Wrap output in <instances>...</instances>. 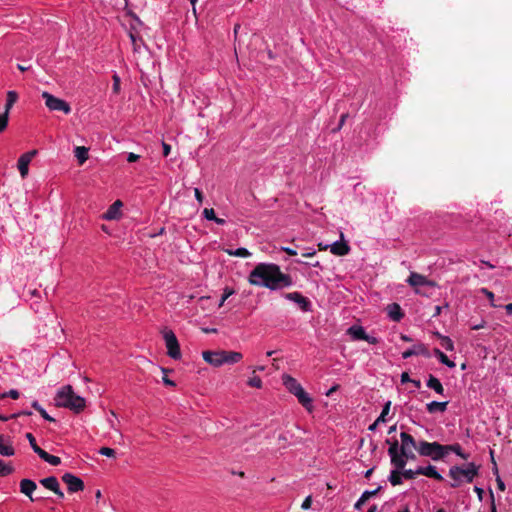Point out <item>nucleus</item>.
I'll return each instance as SVG.
<instances>
[{
  "label": "nucleus",
  "instance_id": "f3484780",
  "mask_svg": "<svg viewBox=\"0 0 512 512\" xmlns=\"http://www.w3.org/2000/svg\"><path fill=\"white\" fill-rule=\"evenodd\" d=\"M123 206L120 200H116L103 214L105 220H117L121 216V207Z\"/></svg>",
  "mask_w": 512,
  "mask_h": 512
},
{
  "label": "nucleus",
  "instance_id": "412c9836",
  "mask_svg": "<svg viewBox=\"0 0 512 512\" xmlns=\"http://www.w3.org/2000/svg\"><path fill=\"white\" fill-rule=\"evenodd\" d=\"M444 449V456H446L448 453L453 452L463 460H467L469 458V454L463 452L462 447L459 443L449 444V445H443Z\"/></svg>",
  "mask_w": 512,
  "mask_h": 512
},
{
  "label": "nucleus",
  "instance_id": "c03bdc74",
  "mask_svg": "<svg viewBox=\"0 0 512 512\" xmlns=\"http://www.w3.org/2000/svg\"><path fill=\"white\" fill-rule=\"evenodd\" d=\"M203 216L205 219L213 221L215 219V211L213 208H205L203 210Z\"/></svg>",
  "mask_w": 512,
  "mask_h": 512
},
{
  "label": "nucleus",
  "instance_id": "a19ab883",
  "mask_svg": "<svg viewBox=\"0 0 512 512\" xmlns=\"http://www.w3.org/2000/svg\"><path fill=\"white\" fill-rule=\"evenodd\" d=\"M9 112L4 111L0 114V132H2L8 125Z\"/></svg>",
  "mask_w": 512,
  "mask_h": 512
},
{
  "label": "nucleus",
  "instance_id": "3c124183",
  "mask_svg": "<svg viewBox=\"0 0 512 512\" xmlns=\"http://www.w3.org/2000/svg\"><path fill=\"white\" fill-rule=\"evenodd\" d=\"M140 156L138 154H135L133 152H129L127 154V161L128 162H136L137 160H139Z\"/></svg>",
  "mask_w": 512,
  "mask_h": 512
},
{
  "label": "nucleus",
  "instance_id": "423d86ee",
  "mask_svg": "<svg viewBox=\"0 0 512 512\" xmlns=\"http://www.w3.org/2000/svg\"><path fill=\"white\" fill-rule=\"evenodd\" d=\"M417 452L419 455L430 457L434 461L441 460L445 457L443 445L438 442H427L424 440L419 441L417 445Z\"/></svg>",
  "mask_w": 512,
  "mask_h": 512
},
{
  "label": "nucleus",
  "instance_id": "58836bf2",
  "mask_svg": "<svg viewBox=\"0 0 512 512\" xmlns=\"http://www.w3.org/2000/svg\"><path fill=\"white\" fill-rule=\"evenodd\" d=\"M247 384L250 387H254L257 389L262 388V380L259 376L255 375V373H252V376L248 379Z\"/></svg>",
  "mask_w": 512,
  "mask_h": 512
},
{
  "label": "nucleus",
  "instance_id": "2eb2a0df",
  "mask_svg": "<svg viewBox=\"0 0 512 512\" xmlns=\"http://www.w3.org/2000/svg\"><path fill=\"white\" fill-rule=\"evenodd\" d=\"M0 455L11 457L15 455V449L9 437L0 434Z\"/></svg>",
  "mask_w": 512,
  "mask_h": 512
},
{
  "label": "nucleus",
  "instance_id": "338daca9",
  "mask_svg": "<svg viewBox=\"0 0 512 512\" xmlns=\"http://www.w3.org/2000/svg\"><path fill=\"white\" fill-rule=\"evenodd\" d=\"M315 254H316V251H315V250H309V251H307V252L303 253V256H304V257H312V256H314Z\"/></svg>",
  "mask_w": 512,
  "mask_h": 512
},
{
  "label": "nucleus",
  "instance_id": "473e14b6",
  "mask_svg": "<svg viewBox=\"0 0 512 512\" xmlns=\"http://www.w3.org/2000/svg\"><path fill=\"white\" fill-rule=\"evenodd\" d=\"M14 472V467L11 463H7L0 459V477H5Z\"/></svg>",
  "mask_w": 512,
  "mask_h": 512
},
{
  "label": "nucleus",
  "instance_id": "2f4dec72",
  "mask_svg": "<svg viewBox=\"0 0 512 512\" xmlns=\"http://www.w3.org/2000/svg\"><path fill=\"white\" fill-rule=\"evenodd\" d=\"M42 460L49 463L50 465L57 466L61 463V459L58 456L51 455L45 450L39 456Z\"/></svg>",
  "mask_w": 512,
  "mask_h": 512
},
{
  "label": "nucleus",
  "instance_id": "cd10ccee",
  "mask_svg": "<svg viewBox=\"0 0 512 512\" xmlns=\"http://www.w3.org/2000/svg\"><path fill=\"white\" fill-rule=\"evenodd\" d=\"M348 333L355 340H364L367 334L362 326H351L348 329Z\"/></svg>",
  "mask_w": 512,
  "mask_h": 512
},
{
  "label": "nucleus",
  "instance_id": "20e7f679",
  "mask_svg": "<svg viewBox=\"0 0 512 512\" xmlns=\"http://www.w3.org/2000/svg\"><path fill=\"white\" fill-rule=\"evenodd\" d=\"M54 400L57 406L68 408L75 413L81 412L86 406L85 399L76 395L70 385L60 388L57 391Z\"/></svg>",
  "mask_w": 512,
  "mask_h": 512
},
{
  "label": "nucleus",
  "instance_id": "e433bc0d",
  "mask_svg": "<svg viewBox=\"0 0 512 512\" xmlns=\"http://www.w3.org/2000/svg\"><path fill=\"white\" fill-rule=\"evenodd\" d=\"M437 336L441 340V345L447 351H453L454 350V343H453V341L448 336L441 335L440 333H437Z\"/></svg>",
  "mask_w": 512,
  "mask_h": 512
},
{
  "label": "nucleus",
  "instance_id": "72a5a7b5",
  "mask_svg": "<svg viewBox=\"0 0 512 512\" xmlns=\"http://www.w3.org/2000/svg\"><path fill=\"white\" fill-rule=\"evenodd\" d=\"M32 407L38 411L40 413V415L47 421L49 422H54L55 419L53 417H51L47 412L46 410L39 404L38 401H33L32 402Z\"/></svg>",
  "mask_w": 512,
  "mask_h": 512
},
{
  "label": "nucleus",
  "instance_id": "6e6552de",
  "mask_svg": "<svg viewBox=\"0 0 512 512\" xmlns=\"http://www.w3.org/2000/svg\"><path fill=\"white\" fill-rule=\"evenodd\" d=\"M42 98L45 100V105L50 111H62L64 114L71 112V107L65 100L57 98L49 92H43Z\"/></svg>",
  "mask_w": 512,
  "mask_h": 512
},
{
  "label": "nucleus",
  "instance_id": "9b49d317",
  "mask_svg": "<svg viewBox=\"0 0 512 512\" xmlns=\"http://www.w3.org/2000/svg\"><path fill=\"white\" fill-rule=\"evenodd\" d=\"M62 481L67 485L68 491L71 493L82 491L84 489L83 481L71 473H65L62 476Z\"/></svg>",
  "mask_w": 512,
  "mask_h": 512
},
{
  "label": "nucleus",
  "instance_id": "6ab92c4d",
  "mask_svg": "<svg viewBox=\"0 0 512 512\" xmlns=\"http://www.w3.org/2000/svg\"><path fill=\"white\" fill-rule=\"evenodd\" d=\"M386 310L388 317L395 322H399L404 316L400 305L397 303L389 304Z\"/></svg>",
  "mask_w": 512,
  "mask_h": 512
},
{
  "label": "nucleus",
  "instance_id": "680f3d73",
  "mask_svg": "<svg viewBox=\"0 0 512 512\" xmlns=\"http://www.w3.org/2000/svg\"><path fill=\"white\" fill-rule=\"evenodd\" d=\"M474 491L477 493L478 498L481 500L483 495V489L478 486H475Z\"/></svg>",
  "mask_w": 512,
  "mask_h": 512
},
{
  "label": "nucleus",
  "instance_id": "393cba45",
  "mask_svg": "<svg viewBox=\"0 0 512 512\" xmlns=\"http://www.w3.org/2000/svg\"><path fill=\"white\" fill-rule=\"evenodd\" d=\"M426 385L428 388L434 390L437 394L443 395L444 387L440 380L435 376L429 375Z\"/></svg>",
  "mask_w": 512,
  "mask_h": 512
},
{
  "label": "nucleus",
  "instance_id": "8fccbe9b",
  "mask_svg": "<svg viewBox=\"0 0 512 512\" xmlns=\"http://www.w3.org/2000/svg\"><path fill=\"white\" fill-rule=\"evenodd\" d=\"M194 195H195V198L198 201V203L202 204L203 200H204V197H203V194H202V192H201V190L199 188H195L194 189Z\"/></svg>",
  "mask_w": 512,
  "mask_h": 512
},
{
  "label": "nucleus",
  "instance_id": "4c0bfd02",
  "mask_svg": "<svg viewBox=\"0 0 512 512\" xmlns=\"http://www.w3.org/2000/svg\"><path fill=\"white\" fill-rule=\"evenodd\" d=\"M26 438L27 440L29 441V444L32 448V450L38 455L40 456V454L44 451L43 449H41L37 444H36V440L34 438V436L31 434V433H27L26 434Z\"/></svg>",
  "mask_w": 512,
  "mask_h": 512
},
{
  "label": "nucleus",
  "instance_id": "4468645a",
  "mask_svg": "<svg viewBox=\"0 0 512 512\" xmlns=\"http://www.w3.org/2000/svg\"><path fill=\"white\" fill-rule=\"evenodd\" d=\"M407 283L411 286H430V287L435 286V282L428 280L424 275H421L416 272L410 273V275L407 279Z\"/></svg>",
  "mask_w": 512,
  "mask_h": 512
},
{
  "label": "nucleus",
  "instance_id": "a18cd8bd",
  "mask_svg": "<svg viewBox=\"0 0 512 512\" xmlns=\"http://www.w3.org/2000/svg\"><path fill=\"white\" fill-rule=\"evenodd\" d=\"M99 454L106 456V457H114L115 456V450L109 447H102L99 450Z\"/></svg>",
  "mask_w": 512,
  "mask_h": 512
},
{
  "label": "nucleus",
  "instance_id": "f8f14e48",
  "mask_svg": "<svg viewBox=\"0 0 512 512\" xmlns=\"http://www.w3.org/2000/svg\"><path fill=\"white\" fill-rule=\"evenodd\" d=\"M202 357L205 362L214 367H220L224 364V351H203Z\"/></svg>",
  "mask_w": 512,
  "mask_h": 512
},
{
  "label": "nucleus",
  "instance_id": "bf43d9fd",
  "mask_svg": "<svg viewBox=\"0 0 512 512\" xmlns=\"http://www.w3.org/2000/svg\"><path fill=\"white\" fill-rule=\"evenodd\" d=\"M163 383L168 386H175V382L169 379L168 377H163Z\"/></svg>",
  "mask_w": 512,
  "mask_h": 512
},
{
  "label": "nucleus",
  "instance_id": "4d7b16f0",
  "mask_svg": "<svg viewBox=\"0 0 512 512\" xmlns=\"http://www.w3.org/2000/svg\"><path fill=\"white\" fill-rule=\"evenodd\" d=\"M412 380L410 379L409 377V374L407 372H403L401 374V382L402 383H407V382H411Z\"/></svg>",
  "mask_w": 512,
  "mask_h": 512
},
{
  "label": "nucleus",
  "instance_id": "0eeeda50",
  "mask_svg": "<svg viewBox=\"0 0 512 512\" xmlns=\"http://www.w3.org/2000/svg\"><path fill=\"white\" fill-rule=\"evenodd\" d=\"M162 335L165 341L168 356L175 360L180 359L181 351L175 333L170 329H165L162 331Z\"/></svg>",
  "mask_w": 512,
  "mask_h": 512
},
{
  "label": "nucleus",
  "instance_id": "9d476101",
  "mask_svg": "<svg viewBox=\"0 0 512 512\" xmlns=\"http://www.w3.org/2000/svg\"><path fill=\"white\" fill-rule=\"evenodd\" d=\"M37 154L36 150L28 151L22 154L17 162V167L22 178H26L29 172V164L33 157Z\"/></svg>",
  "mask_w": 512,
  "mask_h": 512
},
{
  "label": "nucleus",
  "instance_id": "5fc2aeb1",
  "mask_svg": "<svg viewBox=\"0 0 512 512\" xmlns=\"http://www.w3.org/2000/svg\"><path fill=\"white\" fill-rule=\"evenodd\" d=\"M162 146H163V154H164V156H168L169 153H170V150H171L170 145L165 143V142H163Z\"/></svg>",
  "mask_w": 512,
  "mask_h": 512
},
{
  "label": "nucleus",
  "instance_id": "13d9d810",
  "mask_svg": "<svg viewBox=\"0 0 512 512\" xmlns=\"http://www.w3.org/2000/svg\"><path fill=\"white\" fill-rule=\"evenodd\" d=\"M282 250L285 251L290 256L297 255L296 250H294V249H292L290 247H282Z\"/></svg>",
  "mask_w": 512,
  "mask_h": 512
},
{
  "label": "nucleus",
  "instance_id": "052dcab7",
  "mask_svg": "<svg viewBox=\"0 0 512 512\" xmlns=\"http://www.w3.org/2000/svg\"><path fill=\"white\" fill-rule=\"evenodd\" d=\"M485 327V321H481L479 324L473 325L471 328L473 330H479Z\"/></svg>",
  "mask_w": 512,
  "mask_h": 512
},
{
  "label": "nucleus",
  "instance_id": "09e8293b",
  "mask_svg": "<svg viewBox=\"0 0 512 512\" xmlns=\"http://www.w3.org/2000/svg\"><path fill=\"white\" fill-rule=\"evenodd\" d=\"M311 504H312V497H311V495H309L302 502L301 508L303 510H308V509H310Z\"/></svg>",
  "mask_w": 512,
  "mask_h": 512
},
{
  "label": "nucleus",
  "instance_id": "774afa93",
  "mask_svg": "<svg viewBox=\"0 0 512 512\" xmlns=\"http://www.w3.org/2000/svg\"><path fill=\"white\" fill-rule=\"evenodd\" d=\"M505 310L508 314H512V303L507 304Z\"/></svg>",
  "mask_w": 512,
  "mask_h": 512
},
{
  "label": "nucleus",
  "instance_id": "a211bd4d",
  "mask_svg": "<svg viewBox=\"0 0 512 512\" xmlns=\"http://www.w3.org/2000/svg\"><path fill=\"white\" fill-rule=\"evenodd\" d=\"M330 252L337 256L347 255L350 251V247L347 243L341 241H335L329 245Z\"/></svg>",
  "mask_w": 512,
  "mask_h": 512
},
{
  "label": "nucleus",
  "instance_id": "0e129e2a",
  "mask_svg": "<svg viewBox=\"0 0 512 512\" xmlns=\"http://www.w3.org/2000/svg\"><path fill=\"white\" fill-rule=\"evenodd\" d=\"M59 498H64V493L61 491L60 487L58 486L56 490L53 491Z\"/></svg>",
  "mask_w": 512,
  "mask_h": 512
},
{
  "label": "nucleus",
  "instance_id": "c85d7f7f",
  "mask_svg": "<svg viewBox=\"0 0 512 512\" xmlns=\"http://www.w3.org/2000/svg\"><path fill=\"white\" fill-rule=\"evenodd\" d=\"M225 252L230 256H236V257H242V258H248L251 256V253L248 249L244 247H240L237 249H226Z\"/></svg>",
  "mask_w": 512,
  "mask_h": 512
},
{
  "label": "nucleus",
  "instance_id": "39448f33",
  "mask_svg": "<svg viewBox=\"0 0 512 512\" xmlns=\"http://www.w3.org/2000/svg\"><path fill=\"white\" fill-rule=\"evenodd\" d=\"M282 383L285 388L293 394L299 403L309 412L313 410V400L310 395L303 389L302 385L291 375L283 374Z\"/></svg>",
  "mask_w": 512,
  "mask_h": 512
},
{
  "label": "nucleus",
  "instance_id": "de8ad7c7",
  "mask_svg": "<svg viewBox=\"0 0 512 512\" xmlns=\"http://www.w3.org/2000/svg\"><path fill=\"white\" fill-rule=\"evenodd\" d=\"M233 294V290H230V289H225L224 290V293L221 297V300H220V303H219V306H222L224 304V302Z\"/></svg>",
  "mask_w": 512,
  "mask_h": 512
},
{
  "label": "nucleus",
  "instance_id": "ea45409f",
  "mask_svg": "<svg viewBox=\"0 0 512 512\" xmlns=\"http://www.w3.org/2000/svg\"><path fill=\"white\" fill-rule=\"evenodd\" d=\"M112 80H113L112 91H113V93L118 94L120 92V83H121L119 75L117 73H114L112 76Z\"/></svg>",
  "mask_w": 512,
  "mask_h": 512
},
{
  "label": "nucleus",
  "instance_id": "a878e982",
  "mask_svg": "<svg viewBox=\"0 0 512 512\" xmlns=\"http://www.w3.org/2000/svg\"><path fill=\"white\" fill-rule=\"evenodd\" d=\"M243 358L240 352L236 351H224V364H234L239 362Z\"/></svg>",
  "mask_w": 512,
  "mask_h": 512
},
{
  "label": "nucleus",
  "instance_id": "ddd939ff",
  "mask_svg": "<svg viewBox=\"0 0 512 512\" xmlns=\"http://www.w3.org/2000/svg\"><path fill=\"white\" fill-rule=\"evenodd\" d=\"M416 355H421V356H424L425 358H430L431 357V354L429 352V350L427 349V347L424 345V344H416L414 346H412L411 348L405 350L403 353H402V358L403 359H408L412 356H416Z\"/></svg>",
  "mask_w": 512,
  "mask_h": 512
},
{
  "label": "nucleus",
  "instance_id": "e2e57ef3",
  "mask_svg": "<svg viewBox=\"0 0 512 512\" xmlns=\"http://www.w3.org/2000/svg\"><path fill=\"white\" fill-rule=\"evenodd\" d=\"M338 388H339V386H338V385H334V386H332V387H331V388L326 392V395H327V396L332 395L335 391H337V390H338Z\"/></svg>",
  "mask_w": 512,
  "mask_h": 512
},
{
  "label": "nucleus",
  "instance_id": "bb28decb",
  "mask_svg": "<svg viewBox=\"0 0 512 512\" xmlns=\"http://www.w3.org/2000/svg\"><path fill=\"white\" fill-rule=\"evenodd\" d=\"M433 353L443 365L449 368H454L456 366L455 362L450 360L440 349L435 348Z\"/></svg>",
  "mask_w": 512,
  "mask_h": 512
},
{
  "label": "nucleus",
  "instance_id": "aec40b11",
  "mask_svg": "<svg viewBox=\"0 0 512 512\" xmlns=\"http://www.w3.org/2000/svg\"><path fill=\"white\" fill-rule=\"evenodd\" d=\"M36 488H37L36 483L34 481L30 480V479H22L20 481V491H21V493H23L26 496H28L32 501L34 500L32 498V494L36 490Z\"/></svg>",
  "mask_w": 512,
  "mask_h": 512
},
{
  "label": "nucleus",
  "instance_id": "603ef678",
  "mask_svg": "<svg viewBox=\"0 0 512 512\" xmlns=\"http://www.w3.org/2000/svg\"><path fill=\"white\" fill-rule=\"evenodd\" d=\"M364 341L368 342L369 344H377L378 339L374 336H370L368 334L365 335Z\"/></svg>",
  "mask_w": 512,
  "mask_h": 512
},
{
  "label": "nucleus",
  "instance_id": "dca6fc26",
  "mask_svg": "<svg viewBox=\"0 0 512 512\" xmlns=\"http://www.w3.org/2000/svg\"><path fill=\"white\" fill-rule=\"evenodd\" d=\"M416 473H418L419 475H424L426 477H429V478H433L435 480H438V481H442L443 480V476L438 472V470L436 469L435 466L429 464L425 467L423 466H419L416 468Z\"/></svg>",
  "mask_w": 512,
  "mask_h": 512
},
{
  "label": "nucleus",
  "instance_id": "7ed1b4c3",
  "mask_svg": "<svg viewBox=\"0 0 512 512\" xmlns=\"http://www.w3.org/2000/svg\"><path fill=\"white\" fill-rule=\"evenodd\" d=\"M479 474V466L474 462H468L463 466L454 465L449 468L448 476L451 478L450 487L457 488L467 483L470 484Z\"/></svg>",
  "mask_w": 512,
  "mask_h": 512
},
{
  "label": "nucleus",
  "instance_id": "5701e85b",
  "mask_svg": "<svg viewBox=\"0 0 512 512\" xmlns=\"http://www.w3.org/2000/svg\"><path fill=\"white\" fill-rule=\"evenodd\" d=\"M381 487H377L376 489L374 490H366L364 491L360 498L356 501V503L354 504V509L355 510H360L362 508V506L364 505L365 502H368V499L374 495H376L379 491H380Z\"/></svg>",
  "mask_w": 512,
  "mask_h": 512
},
{
  "label": "nucleus",
  "instance_id": "864d4df0",
  "mask_svg": "<svg viewBox=\"0 0 512 512\" xmlns=\"http://www.w3.org/2000/svg\"><path fill=\"white\" fill-rule=\"evenodd\" d=\"M496 482H497L498 489L500 491H504L505 490V483L503 482V480L500 478L499 475H497V477H496Z\"/></svg>",
  "mask_w": 512,
  "mask_h": 512
},
{
  "label": "nucleus",
  "instance_id": "49530a36",
  "mask_svg": "<svg viewBox=\"0 0 512 512\" xmlns=\"http://www.w3.org/2000/svg\"><path fill=\"white\" fill-rule=\"evenodd\" d=\"M19 391L16 389H11L7 393H3L0 395V398H5L6 396L11 397L12 399H18L19 398Z\"/></svg>",
  "mask_w": 512,
  "mask_h": 512
},
{
  "label": "nucleus",
  "instance_id": "37998d69",
  "mask_svg": "<svg viewBox=\"0 0 512 512\" xmlns=\"http://www.w3.org/2000/svg\"><path fill=\"white\" fill-rule=\"evenodd\" d=\"M480 292L490 300L491 306L497 307V305L494 303V294L491 291H489L487 288H481Z\"/></svg>",
  "mask_w": 512,
  "mask_h": 512
},
{
  "label": "nucleus",
  "instance_id": "f03ea898",
  "mask_svg": "<svg viewBox=\"0 0 512 512\" xmlns=\"http://www.w3.org/2000/svg\"><path fill=\"white\" fill-rule=\"evenodd\" d=\"M401 445L399 447L398 441L386 442L390 445L388 448V455L391 459V464L398 470L405 468L408 459H415L413 450H417L418 442L415 441L412 435L401 432L400 433Z\"/></svg>",
  "mask_w": 512,
  "mask_h": 512
},
{
  "label": "nucleus",
  "instance_id": "f257e3e1",
  "mask_svg": "<svg viewBox=\"0 0 512 512\" xmlns=\"http://www.w3.org/2000/svg\"><path fill=\"white\" fill-rule=\"evenodd\" d=\"M248 282L253 286L265 287L270 290H280L293 285L290 275L281 271L274 263H258L249 273Z\"/></svg>",
  "mask_w": 512,
  "mask_h": 512
},
{
  "label": "nucleus",
  "instance_id": "4be33fe9",
  "mask_svg": "<svg viewBox=\"0 0 512 512\" xmlns=\"http://www.w3.org/2000/svg\"><path fill=\"white\" fill-rule=\"evenodd\" d=\"M391 401H387L381 411V414L378 416V418L372 423L369 427V431H375L377 429V426L381 423L386 422V416L388 415L390 411Z\"/></svg>",
  "mask_w": 512,
  "mask_h": 512
},
{
  "label": "nucleus",
  "instance_id": "79ce46f5",
  "mask_svg": "<svg viewBox=\"0 0 512 512\" xmlns=\"http://www.w3.org/2000/svg\"><path fill=\"white\" fill-rule=\"evenodd\" d=\"M401 475L406 478V479H414L416 475H419L418 473H416V469L415 470H412V469H402L401 470Z\"/></svg>",
  "mask_w": 512,
  "mask_h": 512
},
{
  "label": "nucleus",
  "instance_id": "c9c22d12",
  "mask_svg": "<svg viewBox=\"0 0 512 512\" xmlns=\"http://www.w3.org/2000/svg\"><path fill=\"white\" fill-rule=\"evenodd\" d=\"M389 482L393 486L400 485L402 483L401 470L395 468V470L391 471L389 476Z\"/></svg>",
  "mask_w": 512,
  "mask_h": 512
},
{
  "label": "nucleus",
  "instance_id": "7c9ffc66",
  "mask_svg": "<svg viewBox=\"0 0 512 512\" xmlns=\"http://www.w3.org/2000/svg\"><path fill=\"white\" fill-rule=\"evenodd\" d=\"M40 483L47 489L54 491L59 486L58 480L54 476H50L47 478H43L40 480Z\"/></svg>",
  "mask_w": 512,
  "mask_h": 512
},
{
  "label": "nucleus",
  "instance_id": "69168bd1",
  "mask_svg": "<svg viewBox=\"0 0 512 512\" xmlns=\"http://www.w3.org/2000/svg\"><path fill=\"white\" fill-rule=\"evenodd\" d=\"M218 225H224L226 223L225 219L218 218L215 216V219L213 220Z\"/></svg>",
  "mask_w": 512,
  "mask_h": 512
},
{
  "label": "nucleus",
  "instance_id": "f704fd0d",
  "mask_svg": "<svg viewBox=\"0 0 512 512\" xmlns=\"http://www.w3.org/2000/svg\"><path fill=\"white\" fill-rule=\"evenodd\" d=\"M18 99V94L15 91H8L6 98L5 111L9 112L12 106Z\"/></svg>",
  "mask_w": 512,
  "mask_h": 512
},
{
  "label": "nucleus",
  "instance_id": "6e6d98bb",
  "mask_svg": "<svg viewBox=\"0 0 512 512\" xmlns=\"http://www.w3.org/2000/svg\"><path fill=\"white\" fill-rule=\"evenodd\" d=\"M490 456H491V461L494 464L493 472H494V474L498 475V468H497V465H496V462H495V459H494V452H493V450L490 451Z\"/></svg>",
  "mask_w": 512,
  "mask_h": 512
},
{
  "label": "nucleus",
  "instance_id": "b1692460",
  "mask_svg": "<svg viewBox=\"0 0 512 512\" xmlns=\"http://www.w3.org/2000/svg\"><path fill=\"white\" fill-rule=\"evenodd\" d=\"M448 401H431L426 404V409L430 414L440 412L443 413L447 410Z\"/></svg>",
  "mask_w": 512,
  "mask_h": 512
},
{
  "label": "nucleus",
  "instance_id": "c756f323",
  "mask_svg": "<svg viewBox=\"0 0 512 512\" xmlns=\"http://www.w3.org/2000/svg\"><path fill=\"white\" fill-rule=\"evenodd\" d=\"M74 153L80 164H83L88 159V149L84 146L75 147Z\"/></svg>",
  "mask_w": 512,
  "mask_h": 512
},
{
  "label": "nucleus",
  "instance_id": "1a4fd4ad",
  "mask_svg": "<svg viewBox=\"0 0 512 512\" xmlns=\"http://www.w3.org/2000/svg\"><path fill=\"white\" fill-rule=\"evenodd\" d=\"M284 297L287 300L296 303L300 307V309L304 312H309L312 309V304H311L310 300L308 298L304 297L300 292L286 293V294H284Z\"/></svg>",
  "mask_w": 512,
  "mask_h": 512
}]
</instances>
